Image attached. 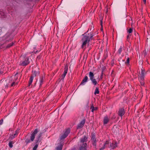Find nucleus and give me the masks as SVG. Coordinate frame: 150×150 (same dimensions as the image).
Instances as JSON below:
<instances>
[{
	"mask_svg": "<svg viewBox=\"0 0 150 150\" xmlns=\"http://www.w3.org/2000/svg\"><path fill=\"white\" fill-rule=\"evenodd\" d=\"M18 73H17L14 76V79L13 80L11 78L6 80L4 82V83L6 88H7L8 87L11 86H13L15 85V81L18 79Z\"/></svg>",
	"mask_w": 150,
	"mask_h": 150,
	"instance_id": "nucleus-1",
	"label": "nucleus"
},
{
	"mask_svg": "<svg viewBox=\"0 0 150 150\" xmlns=\"http://www.w3.org/2000/svg\"><path fill=\"white\" fill-rule=\"evenodd\" d=\"M93 37V35L91 34H88L83 36L81 40L82 42L81 47L82 48H83L86 46L87 44L88 43Z\"/></svg>",
	"mask_w": 150,
	"mask_h": 150,
	"instance_id": "nucleus-2",
	"label": "nucleus"
},
{
	"mask_svg": "<svg viewBox=\"0 0 150 150\" xmlns=\"http://www.w3.org/2000/svg\"><path fill=\"white\" fill-rule=\"evenodd\" d=\"M39 72L38 71H33L32 75L30 77L29 81L28 86H29L32 83L33 77H35L39 74Z\"/></svg>",
	"mask_w": 150,
	"mask_h": 150,
	"instance_id": "nucleus-3",
	"label": "nucleus"
},
{
	"mask_svg": "<svg viewBox=\"0 0 150 150\" xmlns=\"http://www.w3.org/2000/svg\"><path fill=\"white\" fill-rule=\"evenodd\" d=\"M89 76L90 79L92 83L94 85H96L97 84V82L96 79L94 78V74L93 73L91 72H90L89 74Z\"/></svg>",
	"mask_w": 150,
	"mask_h": 150,
	"instance_id": "nucleus-4",
	"label": "nucleus"
},
{
	"mask_svg": "<svg viewBox=\"0 0 150 150\" xmlns=\"http://www.w3.org/2000/svg\"><path fill=\"white\" fill-rule=\"evenodd\" d=\"M109 141H106L105 142L104 144H100L99 146V149L100 150H103L105 148H107L108 145L109 144Z\"/></svg>",
	"mask_w": 150,
	"mask_h": 150,
	"instance_id": "nucleus-5",
	"label": "nucleus"
},
{
	"mask_svg": "<svg viewBox=\"0 0 150 150\" xmlns=\"http://www.w3.org/2000/svg\"><path fill=\"white\" fill-rule=\"evenodd\" d=\"M38 132V129H36L32 132L30 137V139L31 141L33 142L34 141L35 138V135Z\"/></svg>",
	"mask_w": 150,
	"mask_h": 150,
	"instance_id": "nucleus-6",
	"label": "nucleus"
},
{
	"mask_svg": "<svg viewBox=\"0 0 150 150\" xmlns=\"http://www.w3.org/2000/svg\"><path fill=\"white\" fill-rule=\"evenodd\" d=\"M146 74L145 70L143 68L142 69L141 72L139 73L140 76L139 79H140L142 80L144 79Z\"/></svg>",
	"mask_w": 150,
	"mask_h": 150,
	"instance_id": "nucleus-7",
	"label": "nucleus"
},
{
	"mask_svg": "<svg viewBox=\"0 0 150 150\" xmlns=\"http://www.w3.org/2000/svg\"><path fill=\"white\" fill-rule=\"evenodd\" d=\"M28 60V58H26L24 61H21L20 62L19 65L23 66L27 65L29 63Z\"/></svg>",
	"mask_w": 150,
	"mask_h": 150,
	"instance_id": "nucleus-8",
	"label": "nucleus"
},
{
	"mask_svg": "<svg viewBox=\"0 0 150 150\" xmlns=\"http://www.w3.org/2000/svg\"><path fill=\"white\" fill-rule=\"evenodd\" d=\"M85 122V120H82L77 126V129H79L82 128L84 125Z\"/></svg>",
	"mask_w": 150,
	"mask_h": 150,
	"instance_id": "nucleus-9",
	"label": "nucleus"
},
{
	"mask_svg": "<svg viewBox=\"0 0 150 150\" xmlns=\"http://www.w3.org/2000/svg\"><path fill=\"white\" fill-rule=\"evenodd\" d=\"M68 69V66L67 65H66L65 68L64 70V73L62 75V79H63L65 77L67 73V71Z\"/></svg>",
	"mask_w": 150,
	"mask_h": 150,
	"instance_id": "nucleus-10",
	"label": "nucleus"
},
{
	"mask_svg": "<svg viewBox=\"0 0 150 150\" xmlns=\"http://www.w3.org/2000/svg\"><path fill=\"white\" fill-rule=\"evenodd\" d=\"M86 143H83L81 145L79 150H87Z\"/></svg>",
	"mask_w": 150,
	"mask_h": 150,
	"instance_id": "nucleus-11",
	"label": "nucleus"
},
{
	"mask_svg": "<svg viewBox=\"0 0 150 150\" xmlns=\"http://www.w3.org/2000/svg\"><path fill=\"white\" fill-rule=\"evenodd\" d=\"M125 113V112L123 109L121 108L119 110L118 112V115L122 117L124 114Z\"/></svg>",
	"mask_w": 150,
	"mask_h": 150,
	"instance_id": "nucleus-12",
	"label": "nucleus"
},
{
	"mask_svg": "<svg viewBox=\"0 0 150 150\" xmlns=\"http://www.w3.org/2000/svg\"><path fill=\"white\" fill-rule=\"evenodd\" d=\"M110 147L112 149H114V148H115L117 146V142H112L111 143V144H110Z\"/></svg>",
	"mask_w": 150,
	"mask_h": 150,
	"instance_id": "nucleus-13",
	"label": "nucleus"
},
{
	"mask_svg": "<svg viewBox=\"0 0 150 150\" xmlns=\"http://www.w3.org/2000/svg\"><path fill=\"white\" fill-rule=\"evenodd\" d=\"M91 140L93 142V145L94 146H95L96 144V140L95 139V136L94 135H93L92 136Z\"/></svg>",
	"mask_w": 150,
	"mask_h": 150,
	"instance_id": "nucleus-14",
	"label": "nucleus"
},
{
	"mask_svg": "<svg viewBox=\"0 0 150 150\" xmlns=\"http://www.w3.org/2000/svg\"><path fill=\"white\" fill-rule=\"evenodd\" d=\"M88 77L87 76H85L84 78H83L82 81L81 83V85H84V83L86 82L87 81Z\"/></svg>",
	"mask_w": 150,
	"mask_h": 150,
	"instance_id": "nucleus-15",
	"label": "nucleus"
},
{
	"mask_svg": "<svg viewBox=\"0 0 150 150\" xmlns=\"http://www.w3.org/2000/svg\"><path fill=\"white\" fill-rule=\"evenodd\" d=\"M63 146L62 144L60 143L56 148V150H62Z\"/></svg>",
	"mask_w": 150,
	"mask_h": 150,
	"instance_id": "nucleus-16",
	"label": "nucleus"
},
{
	"mask_svg": "<svg viewBox=\"0 0 150 150\" xmlns=\"http://www.w3.org/2000/svg\"><path fill=\"white\" fill-rule=\"evenodd\" d=\"M70 130L69 129H68L66 130L64 133V134L65 135L64 137H66L70 133Z\"/></svg>",
	"mask_w": 150,
	"mask_h": 150,
	"instance_id": "nucleus-17",
	"label": "nucleus"
},
{
	"mask_svg": "<svg viewBox=\"0 0 150 150\" xmlns=\"http://www.w3.org/2000/svg\"><path fill=\"white\" fill-rule=\"evenodd\" d=\"M87 138L86 137H84L83 138H82L81 140V142L82 143H83L84 142L87 141Z\"/></svg>",
	"mask_w": 150,
	"mask_h": 150,
	"instance_id": "nucleus-18",
	"label": "nucleus"
},
{
	"mask_svg": "<svg viewBox=\"0 0 150 150\" xmlns=\"http://www.w3.org/2000/svg\"><path fill=\"white\" fill-rule=\"evenodd\" d=\"M109 121V120L107 117H105L104 120V124H107Z\"/></svg>",
	"mask_w": 150,
	"mask_h": 150,
	"instance_id": "nucleus-19",
	"label": "nucleus"
},
{
	"mask_svg": "<svg viewBox=\"0 0 150 150\" xmlns=\"http://www.w3.org/2000/svg\"><path fill=\"white\" fill-rule=\"evenodd\" d=\"M99 93V91L98 88V87H96V88L94 92V94L95 95L97 94H98Z\"/></svg>",
	"mask_w": 150,
	"mask_h": 150,
	"instance_id": "nucleus-20",
	"label": "nucleus"
},
{
	"mask_svg": "<svg viewBox=\"0 0 150 150\" xmlns=\"http://www.w3.org/2000/svg\"><path fill=\"white\" fill-rule=\"evenodd\" d=\"M43 82V79L42 78H41L40 79L39 83H40V86H41L42 83Z\"/></svg>",
	"mask_w": 150,
	"mask_h": 150,
	"instance_id": "nucleus-21",
	"label": "nucleus"
},
{
	"mask_svg": "<svg viewBox=\"0 0 150 150\" xmlns=\"http://www.w3.org/2000/svg\"><path fill=\"white\" fill-rule=\"evenodd\" d=\"M139 79L140 81V83H141V85L143 86L144 84V83L143 81L144 79L142 80V79Z\"/></svg>",
	"mask_w": 150,
	"mask_h": 150,
	"instance_id": "nucleus-22",
	"label": "nucleus"
},
{
	"mask_svg": "<svg viewBox=\"0 0 150 150\" xmlns=\"http://www.w3.org/2000/svg\"><path fill=\"white\" fill-rule=\"evenodd\" d=\"M31 141V140L29 139H26L25 141V142L27 144L30 143Z\"/></svg>",
	"mask_w": 150,
	"mask_h": 150,
	"instance_id": "nucleus-23",
	"label": "nucleus"
},
{
	"mask_svg": "<svg viewBox=\"0 0 150 150\" xmlns=\"http://www.w3.org/2000/svg\"><path fill=\"white\" fill-rule=\"evenodd\" d=\"M91 109H92L91 111L92 112H93L95 110L93 104H92L91 107Z\"/></svg>",
	"mask_w": 150,
	"mask_h": 150,
	"instance_id": "nucleus-24",
	"label": "nucleus"
},
{
	"mask_svg": "<svg viewBox=\"0 0 150 150\" xmlns=\"http://www.w3.org/2000/svg\"><path fill=\"white\" fill-rule=\"evenodd\" d=\"M38 146V144H36L35 145L34 147L33 148V150H36Z\"/></svg>",
	"mask_w": 150,
	"mask_h": 150,
	"instance_id": "nucleus-25",
	"label": "nucleus"
},
{
	"mask_svg": "<svg viewBox=\"0 0 150 150\" xmlns=\"http://www.w3.org/2000/svg\"><path fill=\"white\" fill-rule=\"evenodd\" d=\"M13 44V43L12 42L9 44H8V46H7V47L8 48H9V47H10L11 46H12Z\"/></svg>",
	"mask_w": 150,
	"mask_h": 150,
	"instance_id": "nucleus-26",
	"label": "nucleus"
},
{
	"mask_svg": "<svg viewBox=\"0 0 150 150\" xmlns=\"http://www.w3.org/2000/svg\"><path fill=\"white\" fill-rule=\"evenodd\" d=\"M133 30V29H132V28H130L127 31H128V33H130L132 32Z\"/></svg>",
	"mask_w": 150,
	"mask_h": 150,
	"instance_id": "nucleus-27",
	"label": "nucleus"
},
{
	"mask_svg": "<svg viewBox=\"0 0 150 150\" xmlns=\"http://www.w3.org/2000/svg\"><path fill=\"white\" fill-rule=\"evenodd\" d=\"M65 134H64L61 136V137L60 139H64L66 137H64V136H65Z\"/></svg>",
	"mask_w": 150,
	"mask_h": 150,
	"instance_id": "nucleus-28",
	"label": "nucleus"
},
{
	"mask_svg": "<svg viewBox=\"0 0 150 150\" xmlns=\"http://www.w3.org/2000/svg\"><path fill=\"white\" fill-rule=\"evenodd\" d=\"M8 145L11 148H12L13 147V145L11 142H10L9 143Z\"/></svg>",
	"mask_w": 150,
	"mask_h": 150,
	"instance_id": "nucleus-29",
	"label": "nucleus"
},
{
	"mask_svg": "<svg viewBox=\"0 0 150 150\" xmlns=\"http://www.w3.org/2000/svg\"><path fill=\"white\" fill-rule=\"evenodd\" d=\"M122 49V47L121 46L120 47V49H119V50H118V52L119 53H121V52Z\"/></svg>",
	"mask_w": 150,
	"mask_h": 150,
	"instance_id": "nucleus-30",
	"label": "nucleus"
},
{
	"mask_svg": "<svg viewBox=\"0 0 150 150\" xmlns=\"http://www.w3.org/2000/svg\"><path fill=\"white\" fill-rule=\"evenodd\" d=\"M146 54H147V53H146V52L145 51H144L143 53V55L144 56H145Z\"/></svg>",
	"mask_w": 150,
	"mask_h": 150,
	"instance_id": "nucleus-31",
	"label": "nucleus"
},
{
	"mask_svg": "<svg viewBox=\"0 0 150 150\" xmlns=\"http://www.w3.org/2000/svg\"><path fill=\"white\" fill-rule=\"evenodd\" d=\"M129 57H128L127 58L126 63L128 64L129 63Z\"/></svg>",
	"mask_w": 150,
	"mask_h": 150,
	"instance_id": "nucleus-32",
	"label": "nucleus"
},
{
	"mask_svg": "<svg viewBox=\"0 0 150 150\" xmlns=\"http://www.w3.org/2000/svg\"><path fill=\"white\" fill-rule=\"evenodd\" d=\"M41 134L40 133L38 135V139L37 140V141H38V140L39 138L40 137H41Z\"/></svg>",
	"mask_w": 150,
	"mask_h": 150,
	"instance_id": "nucleus-33",
	"label": "nucleus"
},
{
	"mask_svg": "<svg viewBox=\"0 0 150 150\" xmlns=\"http://www.w3.org/2000/svg\"><path fill=\"white\" fill-rule=\"evenodd\" d=\"M3 122V120L2 119H1L0 120V125H1L2 124Z\"/></svg>",
	"mask_w": 150,
	"mask_h": 150,
	"instance_id": "nucleus-34",
	"label": "nucleus"
},
{
	"mask_svg": "<svg viewBox=\"0 0 150 150\" xmlns=\"http://www.w3.org/2000/svg\"><path fill=\"white\" fill-rule=\"evenodd\" d=\"M10 137L11 139H13L15 137V136L13 135H12L10 136Z\"/></svg>",
	"mask_w": 150,
	"mask_h": 150,
	"instance_id": "nucleus-35",
	"label": "nucleus"
},
{
	"mask_svg": "<svg viewBox=\"0 0 150 150\" xmlns=\"http://www.w3.org/2000/svg\"><path fill=\"white\" fill-rule=\"evenodd\" d=\"M89 103V100H88L86 106H87V107L88 108L89 107V106L88 105Z\"/></svg>",
	"mask_w": 150,
	"mask_h": 150,
	"instance_id": "nucleus-36",
	"label": "nucleus"
},
{
	"mask_svg": "<svg viewBox=\"0 0 150 150\" xmlns=\"http://www.w3.org/2000/svg\"><path fill=\"white\" fill-rule=\"evenodd\" d=\"M102 20L101 21V27L102 28L103 27V25H102Z\"/></svg>",
	"mask_w": 150,
	"mask_h": 150,
	"instance_id": "nucleus-37",
	"label": "nucleus"
},
{
	"mask_svg": "<svg viewBox=\"0 0 150 150\" xmlns=\"http://www.w3.org/2000/svg\"><path fill=\"white\" fill-rule=\"evenodd\" d=\"M17 134H18L16 132V133L15 134H14V136H15L16 135H17Z\"/></svg>",
	"mask_w": 150,
	"mask_h": 150,
	"instance_id": "nucleus-38",
	"label": "nucleus"
},
{
	"mask_svg": "<svg viewBox=\"0 0 150 150\" xmlns=\"http://www.w3.org/2000/svg\"><path fill=\"white\" fill-rule=\"evenodd\" d=\"M144 3L145 4L146 3V0H143Z\"/></svg>",
	"mask_w": 150,
	"mask_h": 150,
	"instance_id": "nucleus-39",
	"label": "nucleus"
},
{
	"mask_svg": "<svg viewBox=\"0 0 150 150\" xmlns=\"http://www.w3.org/2000/svg\"><path fill=\"white\" fill-rule=\"evenodd\" d=\"M2 73H3V72L2 71H0V74H2Z\"/></svg>",
	"mask_w": 150,
	"mask_h": 150,
	"instance_id": "nucleus-40",
	"label": "nucleus"
},
{
	"mask_svg": "<svg viewBox=\"0 0 150 150\" xmlns=\"http://www.w3.org/2000/svg\"><path fill=\"white\" fill-rule=\"evenodd\" d=\"M18 131H19V130L18 129L16 131V132L17 133H18Z\"/></svg>",
	"mask_w": 150,
	"mask_h": 150,
	"instance_id": "nucleus-41",
	"label": "nucleus"
},
{
	"mask_svg": "<svg viewBox=\"0 0 150 150\" xmlns=\"http://www.w3.org/2000/svg\"><path fill=\"white\" fill-rule=\"evenodd\" d=\"M95 109H97V108H96Z\"/></svg>",
	"mask_w": 150,
	"mask_h": 150,
	"instance_id": "nucleus-42",
	"label": "nucleus"
},
{
	"mask_svg": "<svg viewBox=\"0 0 150 150\" xmlns=\"http://www.w3.org/2000/svg\"><path fill=\"white\" fill-rule=\"evenodd\" d=\"M129 37V36H127V38H128Z\"/></svg>",
	"mask_w": 150,
	"mask_h": 150,
	"instance_id": "nucleus-43",
	"label": "nucleus"
},
{
	"mask_svg": "<svg viewBox=\"0 0 150 150\" xmlns=\"http://www.w3.org/2000/svg\"><path fill=\"white\" fill-rule=\"evenodd\" d=\"M16 83L17 84L18 83L17 82V83Z\"/></svg>",
	"mask_w": 150,
	"mask_h": 150,
	"instance_id": "nucleus-44",
	"label": "nucleus"
}]
</instances>
